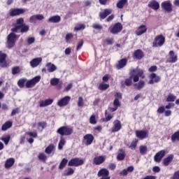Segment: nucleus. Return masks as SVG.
<instances>
[{"label":"nucleus","instance_id":"nucleus-6","mask_svg":"<svg viewBox=\"0 0 179 179\" xmlns=\"http://www.w3.org/2000/svg\"><path fill=\"white\" fill-rule=\"evenodd\" d=\"M85 163L83 159H80V158H73L69 162V166L71 167H79V166H82Z\"/></svg>","mask_w":179,"mask_h":179},{"label":"nucleus","instance_id":"nucleus-11","mask_svg":"<svg viewBox=\"0 0 179 179\" xmlns=\"http://www.w3.org/2000/svg\"><path fill=\"white\" fill-rule=\"evenodd\" d=\"M122 30V24L121 23H116L110 30L112 34H118Z\"/></svg>","mask_w":179,"mask_h":179},{"label":"nucleus","instance_id":"nucleus-30","mask_svg":"<svg viewBox=\"0 0 179 179\" xmlns=\"http://www.w3.org/2000/svg\"><path fill=\"white\" fill-rule=\"evenodd\" d=\"M173 159H174V156L173 155H170L166 158H165L163 161L164 166H169L173 162Z\"/></svg>","mask_w":179,"mask_h":179},{"label":"nucleus","instance_id":"nucleus-9","mask_svg":"<svg viewBox=\"0 0 179 179\" xmlns=\"http://www.w3.org/2000/svg\"><path fill=\"white\" fill-rule=\"evenodd\" d=\"M69 101H71V96H64L57 101V106L59 107H65V106H68Z\"/></svg>","mask_w":179,"mask_h":179},{"label":"nucleus","instance_id":"nucleus-39","mask_svg":"<svg viewBox=\"0 0 179 179\" xmlns=\"http://www.w3.org/2000/svg\"><path fill=\"white\" fill-rule=\"evenodd\" d=\"M66 143V141L64 140V137L61 136L60 141L59 142L58 149L59 150H62L64 145Z\"/></svg>","mask_w":179,"mask_h":179},{"label":"nucleus","instance_id":"nucleus-43","mask_svg":"<svg viewBox=\"0 0 179 179\" xmlns=\"http://www.w3.org/2000/svg\"><path fill=\"white\" fill-rule=\"evenodd\" d=\"M171 141H172V142H176V141H179V131H176L171 136Z\"/></svg>","mask_w":179,"mask_h":179},{"label":"nucleus","instance_id":"nucleus-42","mask_svg":"<svg viewBox=\"0 0 179 179\" xmlns=\"http://www.w3.org/2000/svg\"><path fill=\"white\" fill-rule=\"evenodd\" d=\"M68 164V159L64 158L62 162H60V164L59 166V170H63V169Z\"/></svg>","mask_w":179,"mask_h":179},{"label":"nucleus","instance_id":"nucleus-32","mask_svg":"<svg viewBox=\"0 0 179 179\" xmlns=\"http://www.w3.org/2000/svg\"><path fill=\"white\" fill-rule=\"evenodd\" d=\"M125 159V151L122 149L119 150V153L117 156V160H124Z\"/></svg>","mask_w":179,"mask_h":179},{"label":"nucleus","instance_id":"nucleus-16","mask_svg":"<svg viewBox=\"0 0 179 179\" xmlns=\"http://www.w3.org/2000/svg\"><path fill=\"white\" fill-rule=\"evenodd\" d=\"M42 62L43 58L41 57L34 58L30 62V66H31L32 68H37V66H38Z\"/></svg>","mask_w":179,"mask_h":179},{"label":"nucleus","instance_id":"nucleus-47","mask_svg":"<svg viewBox=\"0 0 179 179\" xmlns=\"http://www.w3.org/2000/svg\"><path fill=\"white\" fill-rule=\"evenodd\" d=\"M58 83H59V79L58 78H52L50 80V85L52 86H57V85H58Z\"/></svg>","mask_w":179,"mask_h":179},{"label":"nucleus","instance_id":"nucleus-59","mask_svg":"<svg viewBox=\"0 0 179 179\" xmlns=\"http://www.w3.org/2000/svg\"><path fill=\"white\" fill-rule=\"evenodd\" d=\"M165 107L164 106H161L157 109V113L158 114H163V113H164V110H165Z\"/></svg>","mask_w":179,"mask_h":179},{"label":"nucleus","instance_id":"nucleus-25","mask_svg":"<svg viewBox=\"0 0 179 179\" xmlns=\"http://www.w3.org/2000/svg\"><path fill=\"white\" fill-rule=\"evenodd\" d=\"M111 13H113V10L106 8L103 12L100 13L99 16L101 19H106V17H108V15H111Z\"/></svg>","mask_w":179,"mask_h":179},{"label":"nucleus","instance_id":"nucleus-56","mask_svg":"<svg viewBox=\"0 0 179 179\" xmlns=\"http://www.w3.org/2000/svg\"><path fill=\"white\" fill-rule=\"evenodd\" d=\"M113 106L114 107H117V108H118V107L121 106V102H120L119 99H115L113 101Z\"/></svg>","mask_w":179,"mask_h":179},{"label":"nucleus","instance_id":"nucleus-33","mask_svg":"<svg viewBox=\"0 0 179 179\" xmlns=\"http://www.w3.org/2000/svg\"><path fill=\"white\" fill-rule=\"evenodd\" d=\"M127 65V59H122L119 61L118 64L116 66V68L117 69H121L122 68H124Z\"/></svg>","mask_w":179,"mask_h":179},{"label":"nucleus","instance_id":"nucleus-14","mask_svg":"<svg viewBox=\"0 0 179 179\" xmlns=\"http://www.w3.org/2000/svg\"><path fill=\"white\" fill-rule=\"evenodd\" d=\"M108 174V170L102 169L98 172V177H101V179H110Z\"/></svg>","mask_w":179,"mask_h":179},{"label":"nucleus","instance_id":"nucleus-50","mask_svg":"<svg viewBox=\"0 0 179 179\" xmlns=\"http://www.w3.org/2000/svg\"><path fill=\"white\" fill-rule=\"evenodd\" d=\"M75 173V171L72 168H69L66 173H64V176H72Z\"/></svg>","mask_w":179,"mask_h":179},{"label":"nucleus","instance_id":"nucleus-3","mask_svg":"<svg viewBox=\"0 0 179 179\" xmlns=\"http://www.w3.org/2000/svg\"><path fill=\"white\" fill-rule=\"evenodd\" d=\"M57 134H59L62 136H69L73 134V129L69 128L68 127H62L59 128L57 131Z\"/></svg>","mask_w":179,"mask_h":179},{"label":"nucleus","instance_id":"nucleus-63","mask_svg":"<svg viewBox=\"0 0 179 179\" xmlns=\"http://www.w3.org/2000/svg\"><path fill=\"white\" fill-rule=\"evenodd\" d=\"M36 17V20H43V19H44V15H43V14H37L35 15Z\"/></svg>","mask_w":179,"mask_h":179},{"label":"nucleus","instance_id":"nucleus-62","mask_svg":"<svg viewBox=\"0 0 179 179\" xmlns=\"http://www.w3.org/2000/svg\"><path fill=\"white\" fill-rule=\"evenodd\" d=\"M121 99H122V94L121 93L117 92L115 94V99L121 100Z\"/></svg>","mask_w":179,"mask_h":179},{"label":"nucleus","instance_id":"nucleus-45","mask_svg":"<svg viewBox=\"0 0 179 179\" xmlns=\"http://www.w3.org/2000/svg\"><path fill=\"white\" fill-rule=\"evenodd\" d=\"M138 139H135L134 141H133L131 143V144L129 145V148H130V149H131V150H134V149H136V146L138 145Z\"/></svg>","mask_w":179,"mask_h":179},{"label":"nucleus","instance_id":"nucleus-51","mask_svg":"<svg viewBox=\"0 0 179 179\" xmlns=\"http://www.w3.org/2000/svg\"><path fill=\"white\" fill-rule=\"evenodd\" d=\"M38 159L39 160H42V162H45L47 160V155L44 153H40L38 155Z\"/></svg>","mask_w":179,"mask_h":179},{"label":"nucleus","instance_id":"nucleus-21","mask_svg":"<svg viewBox=\"0 0 179 179\" xmlns=\"http://www.w3.org/2000/svg\"><path fill=\"white\" fill-rule=\"evenodd\" d=\"M54 103V99H48L45 101H39V106L40 107H47L48 106H51V104Z\"/></svg>","mask_w":179,"mask_h":179},{"label":"nucleus","instance_id":"nucleus-29","mask_svg":"<svg viewBox=\"0 0 179 179\" xmlns=\"http://www.w3.org/2000/svg\"><path fill=\"white\" fill-rule=\"evenodd\" d=\"M13 164H15V159L9 158L5 162V168L10 169V167H12V166H13Z\"/></svg>","mask_w":179,"mask_h":179},{"label":"nucleus","instance_id":"nucleus-48","mask_svg":"<svg viewBox=\"0 0 179 179\" xmlns=\"http://www.w3.org/2000/svg\"><path fill=\"white\" fill-rule=\"evenodd\" d=\"M20 72V67L19 66H15L13 67L12 69V73L13 75H17Z\"/></svg>","mask_w":179,"mask_h":179},{"label":"nucleus","instance_id":"nucleus-57","mask_svg":"<svg viewBox=\"0 0 179 179\" xmlns=\"http://www.w3.org/2000/svg\"><path fill=\"white\" fill-rule=\"evenodd\" d=\"M83 40L80 41L77 44V51H79L82 47H83Z\"/></svg>","mask_w":179,"mask_h":179},{"label":"nucleus","instance_id":"nucleus-7","mask_svg":"<svg viewBox=\"0 0 179 179\" xmlns=\"http://www.w3.org/2000/svg\"><path fill=\"white\" fill-rule=\"evenodd\" d=\"M161 6L164 10H166L168 13L173 12V4L171 1H166L162 3Z\"/></svg>","mask_w":179,"mask_h":179},{"label":"nucleus","instance_id":"nucleus-26","mask_svg":"<svg viewBox=\"0 0 179 179\" xmlns=\"http://www.w3.org/2000/svg\"><path fill=\"white\" fill-rule=\"evenodd\" d=\"M45 153L47 155H50V156H53L54 153H55V146L54 145L51 144L49 146H48L45 150Z\"/></svg>","mask_w":179,"mask_h":179},{"label":"nucleus","instance_id":"nucleus-27","mask_svg":"<svg viewBox=\"0 0 179 179\" xmlns=\"http://www.w3.org/2000/svg\"><path fill=\"white\" fill-rule=\"evenodd\" d=\"M46 68L48 69V71L50 73L52 72H55V71H57V66H55V64L49 62L46 64Z\"/></svg>","mask_w":179,"mask_h":179},{"label":"nucleus","instance_id":"nucleus-1","mask_svg":"<svg viewBox=\"0 0 179 179\" xmlns=\"http://www.w3.org/2000/svg\"><path fill=\"white\" fill-rule=\"evenodd\" d=\"M139 78H142V79L145 78V76H143V71L138 68L133 69L130 71V78L125 80L124 84L126 86H131V85H132V78L133 81L136 83L138 82Z\"/></svg>","mask_w":179,"mask_h":179},{"label":"nucleus","instance_id":"nucleus-24","mask_svg":"<svg viewBox=\"0 0 179 179\" xmlns=\"http://www.w3.org/2000/svg\"><path fill=\"white\" fill-rule=\"evenodd\" d=\"M151 80L148 82L150 85H153V83H157L160 82V77L156 76L155 73H152L150 76Z\"/></svg>","mask_w":179,"mask_h":179},{"label":"nucleus","instance_id":"nucleus-52","mask_svg":"<svg viewBox=\"0 0 179 179\" xmlns=\"http://www.w3.org/2000/svg\"><path fill=\"white\" fill-rule=\"evenodd\" d=\"M83 104H85V103L83 102V97L79 96L78 101V106L83 107Z\"/></svg>","mask_w":179,"mask_h":179},{"label":"nucleus","instance_id":"nucleus-58","mask_svg":"<svg viewBox=\"0 0 179 179\" xmlns=\"http://www.w3.org/2000/svg\"><path fill=\"white\" fill-rule=\"evenodd\" d=\"M105 117H106V121H110L111 119H113V115L108 114L107 111L105 113Z\"/></svg>","mask_w":179,"mask_h":179},{"label":"nucleus","instance_id":"nucleus-38","mask_svg":"<svg viewBox=\"0 0 179 179\" xmlns=\"http://www.w3.org/2000/svg\"><path fill=\"white\" fill-rule=\"evenodd\" d=\"M27 82V79L26 78H21L17 81V85L22 89L24 87V85Z\"/></svg>","mask_w":179,"mask_h":179},{"label":"nucleus","instance_id":"nucleus-34","mask_svg":"<svg viewBox=\"0 0 179 179\" xmlns=\"http://www.w3.org/2000/svg\"><path fill=\"white\" fill-rule=\"evenodd\" d=\"M12 127V122L8 121L5 122L1 127V131H6L9 129V128Z\"/></svg>","mask_w":179,"mask_h":179},{"label":"nucleus","instance_id":"nucleus-22","mask_svg":"<svg viewBox=\"0 0 179 179\" xmlns=\"http://www.w3.org/2000/svg\"><path fill=\"white\" fill-rule=\"evenodd\" d=\"M6 54L0 52V66L5 68L6 66Z\"/></svg>","mask_w":179,"mask_h":179},{"label":"nucleus","instance_id":"nucleus-31","mask_svg":"<svg viewBox=\"0 0 179 179\" xmlns=\"http://www.w3.org/2000/svg\"><path fill=\"white\" fill-rule=\"evenodd\" d=\"M134 57L136 59H141L143 57V52L138 49L134 52Z\"/></svg>","mask_w":179,"mask_h":179},{"label":"nucleus","instance_id":"nucleus-44","mask_svg":"<svg viewBox=\"0 0 179 179\" xmlns=\"http://www.w3.org/2000/svg\"><path fill=\"white\" fill-rule=\"evenodd\" d=\"M141 155H146L148 153V147L144 145H141L139 148Z\"/></svg>","mask_w":179,"mask_h":179},{"label":"nucleus","instance_id":"nucleus-5","mask_svg":"<svg viewBox=\"0 0 179 179\" xmlns=\"http://www.w3.org/2000/svg\"><path fill=\"white\" fill-rule=\"evenodd\" d=\"M165 41L166 38L163 35H158L155 38V41L152 43V47H162Z\"/></svg>","mask_w":179,"mask_h":179},{"label":"nucleus","instance_id":"nucleus-23","mask_svg":"<svg viewBox=\"0 0 179 179\" xmlns=\"http://www.w3.org/2000/svg\"><path fill=\"white\" fill-rule=\"evenodd\" d=\"M148 7L151 8V9H153L154 10H157V9L160 8V4H159V2L155 0H152L149 2Z\"/></svg>","mask_w":179,"mask_h":179},{"label":"nucleus","instance_id":"nucleus-18","mask_svg":"<svg viewBox=\"0 0 179 179\" xmlns=\"http://www.w3.org/2000/svg\"><path fill=\"white\" fill-rule=\"evenodd\" d=\"M83 139L86 141L85 145L89 146V145L91 143H93V141H94V136H93V134H88L84 136Z\"/></svg>","mask_w":179,"mask_h":179},{"label":"nucleus","instance_id":"nucleus-40","mask_svg":"<svg viewBox=\"0 0 179 179\" xmlns=\"http://www.w3.org/2000/svg\"><path fill=\"white\" fill-rule=\"evenodd\" d=\"M176 99H177V96H176L173 94H169L168 95V97L166 98V101H168L169 103H170V102L173 103V102L176 101Z\"/></svg>","mask_w":179,"mask_h":179},{"label":"nucleus","instance_id":"nucleus-13","mask_svg":"<svg viewBox=\"0 0 179 179\" xmlns=\"http://www.w3.org/2000/svg\"><path fill=\"white\" fill-rule=\"evenodd\" d=\"M106 162V156H98L95 157L93 159V164H96V166H100V164H103V163Z\"/></svg>","mask_w":179,"mask_h":179},{"label":"nucleus","instance_id":"nucleus-37","mask_svg":"<svg viewBox=\"0 0 179 179\" xmlns=\"http://www.w3.org/2000/svg\"><path fill=\"white\" fill-rule=\"evenodd\" d=\"M128 2V0H120L117 3V8L119 9H122L125 5H127Z\"/></svg>","mask_w":179,"mask_h":179},{"label":"nucleus","instance_id":"nucleus-53","mask_svg":"<svg viewBox=\"0 0 179 179\" xmlns=\"http://www.w3.org/2000/svg\"><path fill=\"white\" fill-rule=\"evenodd\" d=\"M1 141L4 142L5 145H8L10 141V136H7L6 137L2 138Z\"/></svg>","mask_w":179,"mask_h":179},{"label":"nucleus","instance_id":"nucleus-20","mask_svg":"<svg viewBox=\"0 0 179 179\" xmlns=\"http://www.w3.org/2000/svg\"><path fill=\"white\" fill-rule=\"evenodd\" d=\"M178 56L174 54V51L171 50L169 52V58L167 59V62H170L171 64H174V62H177Z\"/></svg>","mask_w":179,"mask_h":179},{"label":"nucleus","instance_id":"nucleus-49","mask_svg":"<svg viewBox=\"0 0 179 179\" xmlns=\"http://www.w3.org/2000/svg\"><path fill=\"white\" fill-rule=\"evenodd\" d=\"M90 124H92V125H94L96 124H97V121L96 120V115H92L90 118Z\"/></svg>","mask_w":179,"mask_h":179},{"label":"nucleus","instance_id":"nucleus-17","mask_svg":"<svg viewBox=\"0 0 179 179\" xmlns=\"http://www.w3.org/2000/svg\"><path fill=\"white\" fill-rule=\"evenodd\" d=\"M121 122L120 120H115L113 122V127L112 128L111 132H118L122 128Z\"/></svg>","mask_w":179,"mask_h":179},{"label":"nucleus","instance_id":"nucleus-36","mask_svg":"<svg viewBox=\"0 0 179 179\" xmlns=\"http://www.w3.org/2000/svg\"><path fill=\"white\" fill-rule=\"evenodd\" d=\"M134 86L136 89L138 90H141V89H143L145 87V81L140 80L138 83L134 84Z\"/></svg>","mask_w":179,"mask_h":179},{"label":"nucleus","instance_id":"nucleus-2","mask_svg":"<svg viewBox=\"0 0 179 179\" xmlns=\"http://www.w3.org/2000/svg\"><path fill=\"white\" fill-rule=\"evenodd\" d=\"M41 80V76H36V77L33 78L31 80H27V83H25V87L27 89H31V87H34L38 82Z\"/></svg>","mask_w":179,"mask_h":179},{"label":"nucleus","instance_id":"nucleus-4","mask_svg":"<svg viewBox=\"0 0 179 179\" xmlns=\"http://www.w3.org/2000/svg\"><path fill=\"white\" fill-rule=\"evenodd\" d=\"M16 43V35L15 33H10L7 37V47L8 48H12L15 47Z\"/></svg>","mask_w":179,"mask_h":179},{"label":"nucleus","instance_id":"nucleus-15","mask_svg":"<svg viewBox=\"0 0 179 179\" xmlns=\"http://www.w3.org/2000/svg\"><path fill=\"white\" fill-rule=\"evenodd\" d=\"M24 24V20L23 18H19L16 21V26L15 28H13L11 29L12 31H13V33H17L18 30L20 29V27L22 26H23Z\"/></svg>","mask_w":179,"mask_h":179},{"label":"nucleus","instance_id":"nucleus-46","mask_svg":"<svg viewBox=\"0 0 179 179\" xmlns=\"http://www.w3.org/2000/svg\"><path fill=\"white\" fill-rule=\"evenodd\" d=\"M20 32L21 33H27V31L29 30V25L23 24L20 27Z\"/></svg>","mask_w":179,"mask_h":179},{"label":"nucleus","instance_id":"nucleus-60","mask_svg":"<svg viewBox=\"0 0 179 179\" xmlns=\"http://www.w3.org/2000/svg\"><path fill=\"white\" fill-rule=\"evenodd\" d=\"M170 179H179V171H176Z\"/></svg>","mask_w":179,"mask_h":179},{"label":"nucleus","instance_id":"nucleus-55","mask_svg":"<svg viewBox=\"0 0 179 179\" xmlns=\"http://www.w3.org/2000/svg\"><path fill=\"white\" fill-rule=\"evenodd\" d=\"M27 44H29V45L33 44L34 43V41H36V38H34V37H29L27 38Z\"/></svg>","mask_w":179,"mask_h":179},{"label":"nucleus","instance_id":"nucleus-19","mask_svg":"<svg viewBox=\"0 0 179 179\" xmlns=\"http://www.w3.org/2000/svg\"><path fill=\"white\" fill-rule=\"evenodd\" d=\"M146 31H148V27H146V25H141L136 31V36H142V34H145Z\"/></svg>","mask_w":179,"mask_h":179},{"label":"nucleus","instance_id":"nucleus-12","mask_svg":"<svg viewBox=\"0 0 179 179\" xmlns=\"http://www.w3.org/2000/svg\"><path fill=\"white\" fill-rule=\"evenodd\" d=\"M26 10L24 8H14L10 10V16H17L24 13Z\"/></svg>","mask_w":179,"mask_h":179},{"label":"nucleus","instance_id":"nucleus-10","mask_svg":"<svg viewBox=\"0 0 179 179\" xmlns=\"http://www.w3.org/2000/svg\"><path fill=\"white\" fill-rule=\"evenodd\" d=\"M166 155V150H162L159 152H158L154 157V160L156 162V163H160L162 162V159L164 156Z\"/></svg>","mask_w":179,"mask_h":179},{"label":"nucleus","instance_id":"nucleus-61","mask_svg":"<svg viewBox=\"0 0 179 179\" xmlns=\"http://www.w3.org/2000/svg\"><path fill=\"white\" fill-rule=\"evenodd\" d=\"M73 38V34H67L66 35V37H65L66 41H69V40H71Z\"/></svg>","mask_w":179,"mask_h":179},{"label":"nucleus","instance_id":"nucleus-35","mask_svg":"<svg viewBox=\"0 0 179 179\" xmlns=\"http://www.w3.org/2000/svg\"><path fill=\"white\" fill-rule=\"evenodd\" d=\"M86 29V25L85 24H77L74 27V31H79L80 30H85Z\"/></svg>","mask_w":179,"mask_h":179},{"label":"nucleus","instance_id":"nucleus-54","mask_svg":"<svg viewBox=\"0 0 179 179\" xmlns=\"http://www.w3.org/2000/svg\"><path fill=\"white\" fill-rule=\"evenodd\" d=\"M92 27L96 30H101L103 29V26L100 25L99 24H93Z\"/></svg>","mask_w":179,"mask_h":179},{"label":"nucleus","instance_id":"nucleus-41","mask_svg":"<svg viewBox=\"0 0 179 179\" xmlns=\"http://www.w3.org/2000/svg\"><path fill=\"white\" fill-rule=\"evenodd\" d=\"M110 87V85L101 83L99 84V90H107Z\"/></svg>","mask_w":179,"mask_h":179},{"label":"nucleus","instance_id":"nucleus-64","mask_svg":"<svg viewBox=\"0 0 179 179\" xmlns=\"http://www.w3.org/2000/svg\"><path fill=\"white\" fill-rule=\"evenodd\" d=\"M38 127H41L42 129H44V128L47 127V123H45V122H40L38 123Z\"/></svg>","mask_w":179,"mask_h":179},{"label":"nucleus","instance_id":"nucleus-28","mask_svg":"<svg viewBox=\"0 0 179 179\" xmlns=\"http://www.w3.org/2000/svg\"><path fill=\"white\" fill-rule=\"evenodd\" d=\"M48 22H50V23H59V22H61V16H52L48 19Z\"/></svg>","mask_w":179,"mask_h":179},{"label":"nucleus","instance_id":"nucleus-8","mask_svg":"<svg viewBox=\"0 0 179 179\" xmlns=\"http://www.w3.org/2000/svg\"><path fill=\"white\" fill-rule=\"evenodd\" d=\"M136 136L138 139H146V138L149 136V131H148L147 130H136Z\"/></svg>","mask_w":179,"mask_h":179}]
</instances>
